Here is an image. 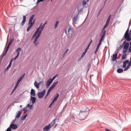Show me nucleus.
I'll return each mask as SVG.
<instances>
[{
    "label": "nucleus",
    "mask_w": 131,
    "mask_h": 131,
    "mask_svg": "<svg viewBox=\"0 0 131 131\" xmlns=\"http://www.w3.org/2000/svg\"><path fill=\"white\" fill-rule=\"evenodd\" d=\"M25 110H26L25 108H24V110H23V111H25Z\"/></svg>",
    "instance_id": "obj_61"
},
{
    "label": "nucleus",
    "mask_w": 131,
    "mask_h": 131,
    "mask_svg": "<svg viewBox=\"0 0 131 131\" xmlns=\"http://www.w3.org/2000/svg\"><path fill=\"white\" fill-rule=\"evenodd\" d=\"M31 101H32V103L33 104H34L35 103V101H36V98H35V97H31Z\"/></svg>",
    "instance_id": "obj_23"
},
{
    "label": "nucleus",
    "mask_w": 131,
    "mask_h": 131,
    "mask_svg": "<svg viewBox=\"0 0 131 131\" xmlns=\"http://www.w3.org/2000/svg\"><path fill=\"white\" fill-rule=\"evenodd\" d=\"M43 83V81H41L40 82H39L38 83L39 86H40V85H41V84H42Z\"/></svg>",
    "instance_id": "obj_47"
},
{
    "label": "nucleus",
    "mask_w": 131,
    "mask_h": 131,
    "mask_svg": "<svg viewBox=\"0 0 131 131\" xmlns=\"http://www.w3.org/2000/svg\"><path fill=\"white\" fill-rule=\"evenodd\" d=\"M17 81L19 82H21V81H22V79L21 78H19V79Z\"/></svg>",
    "instance_id": "obj_53"
},
{
    "label": "nucleus",
    "mask_w": 131,
    "mask_h": 131,
    "mask_svg": "<svg viewBox=\"0 0 131 131\" xmlns=\"http://www.w3.org/2000/svg\"><path fill=\"white\" fill-rule=\"evenodd\" d=\"M92 42H93V40H91V42H90V45H91V43H92Z\"/></svg>",
    "instance_id": "obj_60"
},
{
    "label": "nucleus",
    "mask_w": 131,
    "mask_h": 131,
    "mask_svg": "<svg viewBox=\"0 0 131 131\" xmlns=\"http://www.w3.org/2000/svg\"><path fill=\"white\" fill-rule=\"evenodd\" d=\"M34 86L36 88V89H39V85L36 81L34 82Z\"/></svg>",
    "instance_id": "obj_25"
},
{
    "label": "nucleus",
    "mask_w": 131,
    "mask_h": 131,
    "mask_svg": "<svg viewBox=\"0 0 131 131\" xmlns=\"http://www.w3.org/2000/svg\"><path fill=\"white\" fill-rule=\"evenodd\" d=\"M101 11H102V9H101V10H100V11H99V13H101Z\"/></svg>",
    "instance_id": "obj_63"
},
{
    "label": "nucleus",
    "mask_w": 131,
    "mask_h": 131,
    "mask_svg": "<svg viewBox=\"0 0 131 131\" xmlns=\"http://www.w3.org/2000/svg\"><path fill=\"white\" fill-rule=\"evenodd\" d=\"M26 117H27V114L25 115L24 117H21V120H24L26 119Z\"/></svg>",
    "instance_id": "obj_34"
},
{
    "label": "nucleus",
    "mask_w": 131,
    "mask_h": 131,
    "mask_svg": "<svg viewBox=\"0 0 131 131\" xmlns=\"http://www.w3.org/2000/svg\"><path fill=\"white\" fill-rule=\"evenodd\" d=\"M56 120H57V119H54L51 122L50 124V127L51 126H54V125H55V124H56Z\"/></svg>",
    "instance_id": "obj_18"
},
{
    "label": "nucleus",
    "mask_w": 131,
    "mask_h": 131,
    "mask_svg": "<svg viewBox=\"0 0 131 131\" xmlns=\"http://www.w3.org/2000/svg\"><path fill=\"white\" fill-rule=\"evenodd\" d=\"M127 50L128 49H125L124 48H123V54H125V53L127 52Z\"/></svg>",
    "instance_id": "obj_35"
},
{
    "label": "nucleus",
    "mask_w": 131,
    "mask_h": 131,
    "mask_svg": "<svg viewBox=\"0 0 131 131\" xmlns=\"http://www.w3.org/2000/svg\"><path fill=\"white\" fill-rule=\"evenodd\" d=\"M19 83H20V82H19V81H17L15 85L16 86H18L19 85Z\"/></svg>",
    "instance_id": "obj_50"
},
{
    "label": "nucleus",
    "mask_w": 131,
    "mask_h": 131,
    "mask_svg": "<svg viewBox=\"0 0 131 131\" xmlns=\"http://www.w3.org/2000/svg\"><path fill=\"white\" fill-rule=\"evenodd\" d=\"M11 66H12V65L11 64H9L8 66V67L6 68V69H5V70H9V69H10V68H11Z\"/></svg>",
    "instance_id": "obj_37"
},
{
    "label": "nucleus",
    "mask_w": 131,
    "mask_h": 131,
    "mask_svg": "<svg viewBox=\"0 0 131 131\" xmlns=\"http://www.w3.org/2000/svg\"><path fill=\"white\" fill-rule=\"evenodd\" d=\"M86 5V1L85 0H83L82 1V6L84 8V6Z\"/></svg>",
    "instance_id": "obj_26"
},
{
    "label": "nucleus",
    "mask_w": 131,
    "mask_h": 131,
    "mask_svg": "<svg viewBox=\"0 0 131 131\" xmlns=\"http://www.w3.org/2000/svg\"><path fill=\"white\" fill-rule=\"evenodd\" d=\"M20 108H21L22 107V105H20Z\"/></svg>",
    "instance_id": "obj_64"
},
{
    "label": "nucleus",
    "mask_w": 131,
    "mask_h": 131,
    "mask_svg": "<svg viewBox=\"0 0 131 131\" xmlns=\"http://www.w3.org/2000/svg\"><path fill=\"white\" fill-rule=\"evenodd\" d=\"M24 76H25V74H24L21 76L20 77L21 79H23L24 78Z\"/></svg>",
    "instance_id": "obj_46"
},
{
    "label": "nucleus",
    "mask_w": 131,
    "mask_h": 131,
    "mask_svg": "<svg viewBox=\"0 0 131 131\" xmlns=\"http://www.w3.org/2000/svg\"><path fill=\"white\" fill-rule=\"evenodd\" d=\"M123 45H124V46L123 47V49L128 50V47H129V43H128V42H126V41H124L123 42Z\"/></svg>",
    "instance_id": "obj_10"
},
{
    "label": "nucleus",
    "mask_w": 131,
    "mask_h": 131,
    "mask_svg": "<svg viewBox=\"0 0 131 131\" xmlns=\"http://www.w3.org/2000/svg\"><path fill=\"white\" fill-rule=\"evenodd\" d=\"M27 107L29 108V109H32V107H33V104L30 105V104H27Z\"/></svg>",
    "instance_id": "obj_30"
},
{
    "label": "nucleus",
    "mask_w": 131,
    "mask_h": 131,
    "mask_svg": "<svg viewBox=\"0 0 131 131\" xmlns=\"http://www.w3.org/2000/svg\"><path fill=\"white\" fill-rule=\"evenodd\" d=\"M54 88V86H53L52 85L49 88V89L48 90V91L49 92H52V90Z\"/></svg>",
    "instance_id": "obj_38"
},
{
    "label": "nucleus",
    "mask_w": 131,
    "mask_h": 131,
    "mask_svg": "<svg viewBox=\"0 0 131 131\" xmlns=\"http://www.w3.org/2000/svg\"><path fill=\"white\" fill-rule=\"evenodd\" d=\"M43 1H45V0H38L37 1L36 5H38V4H39V3H41V2H43Z\"/></svg>",
    "instance_id": "obj_36"
},
{
    "label": "nucleus",
    "mask_w": 131,
    "mask_h": 131,
    "mask_svg": "<svg viewBox=\"0 0 131 131\" xmlns=\"http://www.w3.org/2000/svg\"><path fill=\"white\" fill-rule=\"evenodd\" d=\"M34 17H35V15L33 14L30 18L28 24L29 27L27 29V31H29L30 29H31V28H32V26H33L34 23H35V19H34Z\"/></svg>",
    "instance_id": "obj_1"
},
{
    "label": "nucleus",
    "mask_w": 131,
    "mask_h": 131,
    "mask_svg": "<svg viewBox=\"0 0 131 131\" xmlns=\"http://www.w3.org/2000/svg\"><path fill=\"white\" fill-rule=\"evenodd\" d=\"M90 46H91V43H89L88 45V47H86V48L85 50V53H87V52H88V51Z\"/></svg>",
    "instance_id": "obj_31"
},
{
    "label": "nucleus",
    "mask_w": 131,
    "mask_h": 131,
    "mask_svg": "<svg viewBox=\"0 0 131 131\" xmlns=\"http://www.w3.org/2000/svg\"><path fill=\"white\" fill-rule=\"evenodd\" d=\"M59 25V21H57L55 23V26H54V29H56L57 27H58V26Z\"/></svg>",
    "instance_id": "obj_29"
},
{
    "label": "nucleus",
    "mask_w": 131,
    "mask_h": 131,
    "mask_svg": "<svg viewBox=\"0 0 131 131\" xmlns=\"http://www.w3.org/2000/svg\"><path fill=\"white\" fill-rule=\"evenodd\" d=\"M126 70H128V68L127 67L124 69V71H126Z\"/></svg>",
    "instance_id": "obj_55"
},
{
    "label": "nucleus",
    "mask_w": 131,
    "mask_h": 131,
    "mask_svg": "<svg viewBox=\"0 0 131 131\" xmlns=\"http://www.w3.org/2000/svg\"><path fill=\"white\" fill-rule=\"evenodd\" d=\"M17 86H16V85H15V86L14 87V88L13 90V92H15V90H17Z\"/></svg>",
    "instance_id": "obj_52"
},
{
    "label": "nucleus",
    "mask_w": 131,
    "mask_h": 131,
    "mask_svg": "<svg viewBox=\"0 0 131 131\" xmlns=\"http://www.w3.org/2000/svg\"><path fill=\"white\" fill-rule=\"evenodd\" d=\"M117 55H118V54L117 53H116L115 54H114L113 55V58H112V61H116V59H117Z\"/></svg>",
    "instance_id": "obj_19"
},
{
    "label": "nucleus",
    "mask_w": 131,
    "mask_h": 131,
    "mask_svg": "<svg viewBox=\"0 0 131 131\" xmlns=\"http://www.w3.org/2000/svg\"><path fill=\"white\" fill-rule=\"evenodd\" d=\"M129 62V60H127L125 61H123V68H125L126 67V63H128Z\"/></svg>",
    "instance_id": "obj_20"
},
{
    "label": "nucleus",
    "mask_w": 131,
    "mask_h": 131,
    "mask_svg": "<svg viewBox=\"0 0 131 131\" xmlns=\"http://www.w3.org/2000/svg\"><path fill=\"white\" fill-rule=\"evenodd\" d=\"M74 30H73V29L70 28L68 29V32H67V30H66V34H67V35L68 36H70V35H72V34H73V32H74Z\"/></svg>",
    "instance_id": "obj_7"
},
{
    "label": "nucleus",
    "mask_w": 131,
    "mask_h": 131,
    "mask_svg": "<svg viewBox=\"0 0 131 131\" xmlns=\"http://www.w3.org/2000/svg\"><path fill=\"white\" fill-rule=\"evenodd\" d=\"M25 22H26V16L24 15L23 16V20L21 21V23H20L21 26H23L24 25V24H25Z\"/></svg>",
    "instance_id": "obj_15"
},
{
    "label": "nucleus",
    "mask_w": 131,
    "mask_h": 131,
    "mask_svg": "<svg viewBox=\"0 0 131 131\" xmlns=\"http://www.w3.org/2000/svg\"><path fill=\"white\" fill-rule=\"evenodd\" d=\"M105 35H106V30L103 29L101 30V32L100 34V36H101L100 40L103 41L104 39V37H105Z\"/></svg>",
    "instance_id": "obj_4"
},
{
    "label": "nucleus",
    "mask_w": 131,
    "mask_h": 131,
    "mask_svg": "<svg viewBox=\"0 0 131 131\" xmlns=\"http://www.w3.org/2000/svg\"><path fill=\"white\" fill-rule=\"evenodd\" d=\"M58 76V75H56L55 76H54L52 79H51V80L54 81V80H55V79H56V78L57 77V76Z\"/></svg>",
    "instance_id": "obj_40"
},
{
    "label": "nucleus",
    "mask_w": 131,
    "mask_h": 131,
    "mask_svg": "<svg viewBox=\"0 0 131 131\" xmlns=\"http://www.w3.org/2000/svg\"><path fill=\"white\" fill-rule=\"evenodd\" d=\"M47 24H48V21L45 22L43 24V25H42V23H41L40 24V25L39 26V27L37 29H38V30L40 32H42V31L43 30V29L45 28V26H46V25H47Z\"/></svg>",
    "instance_id": "obj_5"
},
{
    "label": "nucleus",
    "mask_w": 131,
    "mask_h": 131,
    "mask_svg": "<svg viewBox=\"0 0 131 131\" xmlns=\"http://www.w3.org/2000/svg\"><path fill=\"white\" fill-rule=\"evenodd\" d=\"M86 52H85V51H84V52L83 53V54H82V56H81V58H83V57H84V56H85V53Z\"/></svg>",
    "instance_id": "obj_42"
},
{
    "label": "nucleus",
    "mask_w": 131,
    "mask_h": 131,
    "mask_svg": "<svg viewBox=\"0 0 131 131\" xmlns=\"http://www.w3.org/2000/svg\"><path fill=\"white\" fill-rule=\"evenodd\" d=\"M102 41H102L101 40H99V43L97 45V48L95 52V54H97V52H98V51H99V49H100V47L101 45H102Z\"/></svg>",
    "instance_id": "obj_12"
},
{
    "label": "nucleus",
    "mask_w": 131,
    "mask_h": 131,
    "mask_svg": "<svg viewBox=\"0 0 131 131\" xmlns=\"http://www.w3.org/2000/svg\"><path fill=\"white\" fill-rule=\"evenodd\" d=\"M46 94V90H43L42 92H40L38 94V97L39 99H41L42 98H43V96H45Z\"/></svg>",
    "instance_id": "obj_9"
},
{
    "label": "nucleus",
    "mask_w": 131,
    "mask_h": 131,
    "mask_svg": "<svg viewBox=\"0 0 131 131\" xmlns=\"http://www.w3.org/2000/svg\"><path fill=\"white\" fill-rule=\"evenodd\" d=\"M53 82V81L52 80V79L50 78L49 80H48L47 82L46 83V86L47 88H49L51 84H52V83Z\"/></svg>",
    "instance_id": "obj_13"
},
{
    "label": "nucleus",
    "mask_w": 131,
    "mask_h": 131,
    "mask_svg": "<svg viewBox=\"0 0 131 131\" xmlns=\"http://www.w3.org/2000/svg\"><path fill=\"white\" fill-rule=\"evenodd\" d=\"M13 93H14V90H13L11 93V95H12V94H13Z\"/></svg>",
    "instance_id": "obj_59"
},
{
    "label": "nucleus",
    "mask_w": 131,
    "mask_h": 131,
    "mask_svg": "<svg viewBox=\"0 0 131 131\" xmlns=\"http://www.w3.org/2000/svg\"><path fill=\"white\" fill-rule=\"evenodd\" d=\"M31 95H32V96H35L36 95L35 94V90H34V89H31Z\"/></svg>",
    "instance_id": "obj_22"
},
{
    "label": "nucleus",
    "mask_w": 131,
    "mask_h": 131,
    "mask_svg": "<svg viewBox=\"0 0 131 131\" xmlns=\"http://www.w3.org/2000/svg\"><path fill=\"white\" fill-rule=\"evenodd\" d=\"M10 128H12V129H17L18 126L14 123H11L10 125Z\"/></svg>",
    "instance_id": "obj_11"
},
{
    "label": "nucleus",
    "mask_w": 131,
    "mask_h": 131,
    "mask_svg": "<svg viewBox=\"0 0 131 131\" xmlns=\"http://www.w3.org/2000/svg\"><path fill=\"white\" fill-rule=\"evenodd\" d=\"M108 25H109V23L106 22V24L104 26L103 28L102 29H104L105 30V28H107Z\"/></svg>",
    "instance_id": "obj_28"
},
{
    "label": "nucleus",
    "mask_w": 131,
    "mask_h": 131,
    "mask_svg": "<svg viewBox=\"0 0 131 131\" xmlns=\"http://www.w3.org/2000/svg\"><path fill=\"white\" fill-rule=\"evenodd\" d=\"M127 68H128V69H129V68H130V66L129 64H128Z\"/></svg>",
    "instance_id": "obj_56"
},
{
    "label": "nucleus",
    "mask_w": 131,
    "mask_h": 131,
    "mask_svg": "<svg viewBox=\"0 0 131 131\" xmlns=\"http://www.w3.org/2000/svg\"><path fill=\"white\" fill-rule=\"evenodd\" d=\"M53 104H54V103H53V101H52L51 103L50 104L49 107L51 108L52 107V106H53Z\"/></svg>",
    "instance_id": "obj_49"
},
{
    "label": "nucleus",
    "mask_w": 131,
    "mask_h": 131,
    "mask_svg": "<svg viewBox=\"0 0 131 131\" xmlns=\"http://www.w3.org/2000/svg\"><path fill=\"white\" fill-rule=\"evenodd\" d=\"M50 93H51V91H49V90H48V91L45 96V99H47V97L49 96V95H50Z\"/></svg>",
    "instance_id": "obj_33"
},
{
    "label": "nucleus",
    "mask_w": 131,
    "mask_h": 131,
    "mask_svg": "<svg viewBox=\"0 0 131 131\" xmlns=\"http://www.w3.org/2000/svg\"><path fill=\"white\" fill-rule=\"evenodd\" d=\"M57 84H58V81L54 83L52 85V86L55 88Z\"/></svg>",
    "instance_id": "obj_41"
},
{
    "label": "nucleus",
    "mask_w": 131,
    "mask_h": 131,
    "mask_svg": "<svg viewBox=\"0 0 131 131\" xmlns=\"http://www.w3.org/2000/svg\"><path fill=\"white\" fill-rule=\"evenodd\" d=\"M16 53H17V54L16 56L14 58L15 60H17L19 58V56H20V52H22V49L21 48H18L16 49Z\"/></svg>",
    "instance_id": "obj_8"
},
{
    "label": "nucleus",
    "mask_w": 131,
    "mask_h": 131,
    "mask_svg": "<svg viewBox=\"0 0 131 131\" xmlns=\"http://www.w3.org/2000/svg\"><path fill=\"white\" fill-rule=\"evenodd\" d=\"M57 96L54 97V98L52 100V103H55L57 100L58 98H59L60 95L58 94V93H57Z\"/></svg>",
    "instance_id": "obj_16"
},
{
    "label": "nucleus",
    "mask_w": 131,
    "mask_h": 131,
    "mask_svg": "<svg viewBox=\"0 0 131 131\" xmlns=\"http://www.w3.org/2000/svg\"><path fill=\"white\" fill-rule=\"evenodd\" d=\"M40 35H41V32L39 31L38 34H37V36H36V37L34 39V45H35V46H37V45H38L39 42H37V41L38 40V38H39V37H40Z\"/></svg>",
    "instance_id": "obj_3"
},
{
    "label": "nucleus",
    "mask_w": 131,
    "mask_h": 131,
    "mask_svg": "<svg viewBox=\"0 0 131 131\" xmlns=\"http://www.w3.org/2000/svg\"><path fill=\"white\" fill-rule=\"evenodd\" d=\"M128 51L129 53H131V47L129 46V49H128Z\"/></svg>",
    "instance_id": "obj_54"
},
{
    "label": "nucleus",
    "mask_w": 131,
    "mask_h": 131,
    "mask_svg": "<svg viewBox=\"0 0 131 131\" xmlns=\"http://www.w3.org/2000/svg\"><path fill=\"white\" fill-rule=\"evenodd\" d=\"M110 19H111V18H110V17H108V18L106 20V23H109V22H110Z\"/></svg>",
    "instance_id": "obj_48"
},
{
    "label": "nucleus",
    "mask_w": 131,
    "mask_h": 131,
    "mask_svg": "<svg viewBox=\"0 0 131 131\" xmlns=\"http://www.w3.org/2000/svg\"><path fill=\"white\" fill-rule=\"evenodd\" d=\"M13 41H14V39H11L10 41V42L8 43V45L7 47L6 48V49L5 50V51L4 53L2 54V56L1 58V60H3L4 59V57L7 55V53H8V51H9V49H10V46L12 43H13Z\"/></svg>",
    "instance_id": "obj_2"
},
{
    "label": "nucleus",
    "mask_w": 131,
    "mask_h": 131,
    "mask_svg": "<svg viewBox=\"0 0 131 131\" xmlns=\"http://www.w3.org/2000/svg\"><path fill=\"white\" fill-rule=\"evenodd\" d=\"M78 11L79 12H81L82 11V8H79V7H78Z\"/></svg>",
    "instance_id": "obj_43"
},
{
    "label": "nucleus",
    "mask_w": 131,
    "mask_h": 131,
    "mask_svg": "<svg viewBox=\"0 0 131 131\" xmlns=\"http://www.w3.org/2000/svg\"><path fill=\"white\" fill-rule=\"evenodd\" d=\"M21 114H22V112L21 111H18L17 115H16V118H19L20 117V116H21Z\"/></svg>",
    "instance_id": "obj_24"
},
{
    "label": "nucleus",
    "mask_w": 131,
    "mask_h": 131,
    "mask_svg": "<svg viewBox=\"0 0 131 131\" xmlns=\"http://www.w3.org/2000/svg\"><path fill=\"white\" fill-rule=\"evenodd\" d=\"M6 131H12V129H11V128L9 127H8V128L7 129Z\"/></svg>",
    "instance_id": "obj_51"
},
{
    "label": "nucleus",
    "mask_w": 131,
    "mask_h": 131,
    "mask_svg": "<svg viewBox=\"0 0 131 131\" xmlns=\"http://www.w3.org/2000/svg\"><path fill=\"white\" fill-rule=\"evenodd\" d=\"M38 32H39V31L38 30V29H37L36 31H35L34 34L33 35V36H32L31 39H34V37H35V36H37Z\"/></svg>",
    "instance_id": "obj_17"
},
{
    "label": "nucleus",
    "mask_w": 131,
    "mask_h": 131,
    "mask_svg": "<svg viewBox=\"0 0 131 131\" xmlns=\"http://www.w3.org/2000/svg\"><path fill=\"white\" fill-rule=\"evenodd\" d=\"M85 111L81 110V111H80V112H79V115H81V113H85Z\"/></svg>",
    "instance_id": "obj_44"
},
{
    "label": "nucleus",
    "mask_w": 131,
    "mask_h": 131,
    "mask_svg": "<svg viewBox=\"0 0 131 131\" xmlns=\"http://www.w3.org/2000/svg\"><path fill=\"white\" fill-rule=\"evenodd\" d=\"M117 72L118 73H122V72H123V70L122 69H118L117 70Z\"/></svg>",
    "instance_id": "obj_27"
},
{
    "label": "nucleus",
    "mask_w": 131,
    "mask_h": 131,
    "mask_svg": "<svg viewBox=\"0 0 131 131\" xmlns=\"http://www.w3.org/2000/svg\"><path fill=\"white\" fill-rule=\"evenodd\" d=\"M78 19V16H74L73 18V23L74 24H76V21H77Z\"/></svg>",
    "instance_id": "obj_21"
},
{
    "label": "nucleus",
    "mask_w": 131,
    "mask_h": 131,
    "mask_svg": "<svg viewBox=\"0 0 131 131\" xmlns=\"http://www.w3.org/2000/svg\"><path fill=\"white\" fill-rule=\"evenodd\" d=\"M68 51H69V49H67L65 52L64 53V54H63V56L65 57V56H66V55H67V53H68Z\"/></svg>",
    "instance_id": "obj_32"
},
{
    "label": "nucleus",
    "mask_w": 131,
    "mask_h": 131,
    "mask_svg": "<svg viewBox=\"0 0 131 131\" xmlns=\"http://www.w3.org/2000/svg\"><path fill=\"white\" fill-rule=\"evenodd\" d=\"M129 47H131V42H130V46Z\"/></svg>",
    "instance_id": "obj_62"
},
{
    "label": "nucleus",
    "mask_w": 131,
    "mask_h": 131,
    "mask_svg": "<svg viewBox=\"0 0 131 131\" xmlns=\"http://www.w3.org/2000/svg\"><path fill=\"white\" fill-rule=\"evenodd\" d=\"M108 18H111V14H110V15L108 16Z\"/></svg>",
    "instance_id": "obj_57"
},
{
    "label": "nucleus",
    "mask_w": 131,
    "mask_h": 131,
    "mask_svg": "<svg viewBox=\"0 0 131 131\" xmlns=\"http://www.w3.org/2000/svg\"><path fill=\"white\" fill-rule=\"evenodd\" d=\"M125 58H126V54H123L122 56V59H125Z\"/></svg>",
    "instance_id": "obj_39"
},
{
    "label": "nucleus",
    "mask_w": 131,
    "mask_h": 131,
    "mask_svg": "<svg viewBox=\"0 0 131 131\" xmlns=\"http://www.w3.org/2000/svg\"><path fill=\"white\" fill-rule=\"evenodd\" d=\"M89 67H91V63L88 64Z\"/></svg>",
    "instance_id": "obj_58"
},
{
    "label": "nucleus",
    "mask_w": 131,
    "mask_h": 131,
    "mask_svg": "<svg viewBox=\"0 0 131 131\" xmlns=\"http://www.w3.org/2000/svg\"><path fill=\"white\" fill-rule=\"evenodd\" d=\"M50 129H51V124H49V125L46 126L43 128V130H46V131H49V130H50Z\"/></svg>",
    "instance_id": "obj_14"
},
{
    "label": "nucleus",
    "mask_w": 131,
    "mask_h": 131,
    "mask_svg": "<svg viewBox=\"0 0 131 131\" xmlns=\"http://www.w3.org/2000/svg\"><path fill=\"white\" fill-rule=\"evenodd\" d=\"M13 61H14V59L12 58L10 61L9 64L12 65V63L13 62Z\"/></svg>",
    "instance_id": "obj_45"
},
{
    "label": "nucleus",
    "mask_w": 131,
    "mask_h": 131,
    "mask_svg": "<svg viewBox=\"0 0 131 131\" xmlns=\"http://www.w3.org/2000/svg\"><path fill=\"white\" fill-rule=\"evenodd\" d=\"M125 39H126L127 41H130L131 38L128 34V29H127L124 34Z\"/></svg>",
    "instance_id": "obj_6"
}]
</instances>
